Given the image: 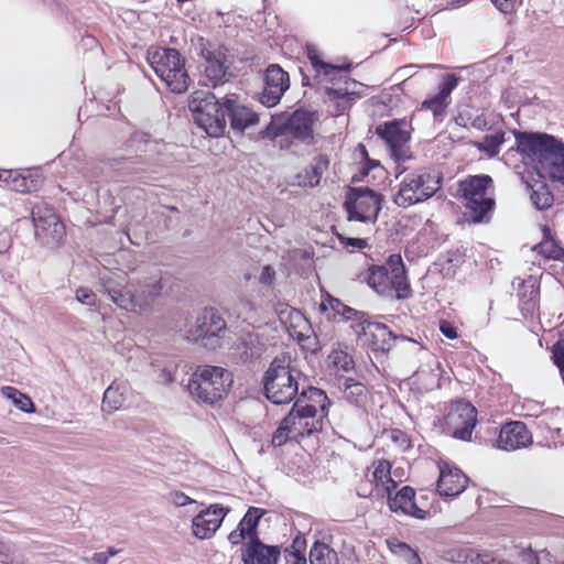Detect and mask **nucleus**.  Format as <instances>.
<instances>
[{
	"mask_svg": "<svg viewBox=\"0 0 564 564\" xmlns=\"http://www.w3.org/2000/svg\"><path fill=\"white\" fill-rule=\"evenodd\" d=\"M100 285L112 303L127 312L145 314L162 295L164 284L160 270L140 269L128 276L123 271H111L100 276Z\"/></svg>",
	"mask_w": 564,
	"mask_h": 564,
	"instance_id": "f257e3e1",
	"label": "nucleus"
},
{
	"mask_svg": "<svg viewBox=\"0 0 564 564\" xmlns=\"http://www.w3.org/2000/svg\"><path fill=\"white\" fill-rule=\"evenodd\" d=\"M517 149L536 163L538 172L564 185V143L546 133L517 132Z\"/></svg>",
	"mask_w": 564,
	"mask_h": 564,
	"instance_id": "f03ea898",
	"label": "nucleus"
},
{
	"mask_svg": "<svg viewBox=\"0 0 564 564\" xmlns=\"http://www.w3.org/2000/svg\"><path fill=\"white\" fill-rule=\"evenodd\" d=\"M302 376L289 355L276 356L262 379L267 399L274 404H289L296 401Z\"/></svg>",
	"mask_w": 564,
	"mask_h": 564,
	"instance_id": "7ed1b4c3",
	"label": "nucleus"
},
{
	"mask_svg": "<svg viewBox=\"0 0 564 564\" xmlns=\"http://www.w3.org/2000/svg\"><path fill=\"white\" fill-rule=\"evenodd\" d=\"M232 382V375L227 369L202 365L191 375L186 389L195 401L214 405L227 395Z\"/></svg>",
	"mask_w": 564,
	"mask_h": 564,
	"instance_id": "20e7f679",
	"label": "nucleus"
},
{
	"mask_svg": "<svg viewBox=\"0 0 564 564\" xmlns=\"http://www.w3.org/2000/svg\"><path fill=\"white\" fill-rule=\"evenodd\" d=\"M400 178L398 191L392 197L395 205L408 208L431 198L441 187V176L420 169L405 173L402 170L397 178Z\"/></svg>",
	"mask_w": 564,
	"mask_h": 564,
	"instance_id": "39448f33",
	"label": "nucleus"
},
{
	"mask_svg": "<svg viewBox=\"0 0 564 564\" xmlns=\"http://www.w3.org/2000/svg\"><path fill=\"white\" fill-rule=\"evenodd\" d=\"M458 192L474 223L488 221L495 208V186L489 175H473L460 181Z\"/></svg>",
	"mask_w": 564,
	"mask_h": 564,
	"instance_id": "423d86ee",
	"label": "nucleus"
},
{
	"mask_svg": "<svg viewBox=\"0 0 564 564\" xmlns=\"http://www.w3.org/2000/svg\"><path fill=\"white\" fill-rule=\"evenodd\" d=\"M149 62L172 93L183 94L188 89L191 79L185 69V61L175 48H158L150 53Z\"/></svg>",
	"mask_w": 564,
	"mask_h": 564,
	"instance_id": "0eeeda50",
	"label": "nucleus"
},
{
	"mask_svg": "<svg viewBox=\"0 0 564 564\" xmlns=\"http://www.w3.org/2000/svg\"><path fill=\"white\" fill-rule=\"evenodd\" d=\"M194 122L210 137H220L226 130V98L220 102L214 94L195 91L189 102Z\"/></svg>",
	"mask_w": 564,
	"mask_h": 564,
	"instance_id": "6e6552de",
	"label": "nucleus"
},
{
	"mask_svg": "<svg viewBox=\"0 0 564 564\" xmlns=\"http://www.w3.org/2000/svg\"><path fill=\"white\" fill-rule=\"evenodd\" d=\"M366 281L371 289L382 295H389L394 290L398 299L405 297L404 293L410 289L405 268L399 254H391L383 265L369 268Z\"/></svg>",
	"mask_w": 564,
	"mask_h": 564,
	"instance_id": "1a4fd4ad",
	"label": "nucleus"
},
{
	"mask_svg": "<svg viewBox=\"0 0 564 564\" xmlns=\"http://www.w3.org/2000/svg\"><path fill=\"white\" fill-rule=\"evenodd\" d=\"M381 195L369 187L350 188L345 200L348 220L373 224L381 209Z\"/></svg>",
	"mask_w": 564,
	"mask_h": 564,
	"instance_id": "9d476101",
	"label": "nucleus"
},
{
	"mask_svg": "<svg viewBox=\"0 0 564 564\" xmlns=\"http://www.w3.org/2000/svg\"><path fill=\"white\" fill-rule=\"evenodd\" d=\"M31 214L35 237L48 247L58 246L66 230L54 209L45 203H39L32 208Z\"/></svg>",
	"mask_w": 564,
	"mask_h": 564,
	"instance_id": "9b49d317",
	"label": "nucleus"
},
{
	"mask_svg": "<svg viewBox=\"0 0 564 564\" xmlns=\"http://www.w3.org/2000/svg\"><path fill=\"white\" fill-rule=\"evenodd\" d=\"M226 328V323L214 310H204L189 326L186 338L191 341H200L205 347L215 348L218 336Z\"/></svg>",
	"mask_w": 564,
	"mask_h": 564,
	"instance_id": "f8f14e48",
	"label": "nucleus"
},
{
	"mask_svg": "<svg viewBox=\"0 0 564 564\" xmlns=\"http://www.w3.org/2000/svg\"><path fill=\"white\" fill-rule=\"evenodd\" d=\"M404 122L392 121L378 126L376 133L386 141L391 158L397 162H405L412 158L409 141L410 133Z\"/></svg>",
	"mask_w": 564,
	"mask_h": 564,
	"instance_id": "ddd939ff",
	"label": "nucleus"
},
{
	"mask_svg": "<svg viewBox=\"0 0 564 564\" xmlns=\"http://www.w3.org/2000/svg\"><path fill=\"white\" fill-rule=\"evenodd\" d=\"M366 478L370 486H361L359 496H376L384 498L397 488V481L391 475V464L386 459L375 460L367 469Z\"/></svg>",
	"mask_w": 564,
	"mask_h": 564,
	"instance_id": "4468645a",
	"label": "nucleus"
},
{
	"mask_svg": "<svg viewBox=\"0 0 564 564\" xmlns=\"http://www.w3.org/2000/svg\"><path fill=\"white\" fill-rule=\"evenodd\" d=\"M477 422V411L469 402H457L446 416L455 438L469 441Z\"/></svg>",
	"mask_w": 564,
	"mask_h": 564,
	"instance_id": "2eb2a0df",
	"label": "nucleus"
},
{
	"mask_svg": "<svg viewBox=\"0 0 564 564\" xmlns=\"http://www.w3.org/2000/svg\"><path fill=\"white\" fill-rule=\"evenodd\" d=\"M289 87V74L276 64L268 66L264 74L263 90L260 96L261 104L267 107L278 105Z\"/></svg>",
	"mask_w": 564,
	"mask_h": 564,
	"instance_id": "dca6fc26",
	"label": "nucleus"
},
{
	"mask_svg": "<svg viewBox=\"0 0 564 564\" xmlns=\"http://www.w3.org/2000/svg\"><path fill=\"white\" fill-rule=\"evenodd\" d=\"M228 512V508H224L217 503L210 505L193 518V535L199 540L210 539L220 528Z\"/></svg>",
	"mask_w": 564,
	"mask_h": 564,
	"instance_id": "f3484780",
	"label": "nucleus"
},
{
	"mask_svg": "<svg viewBox=\"0 0 564 564\" xmlns=\"http://www.w3.org/2000/svg\"><path fill=\"white\" fill-rule=\"evenodd\" d=\"M531 444L532 434L520 421H511L502 425L495 443L497 448L507 452L525 448Z\"/></svg>",
	"mask_w": 564,
	"mask_h": 564,
	"instance_id": "a211bd4d",
	"label": "nucleus"
},
{
	"mask_svg": "<svg viewBox=\"0 0 564 564\" xmlns=\"http://www.w3.org/2000/svg\"><path fill=\"white\" fill-rule=\"evenodd\" d=\"M440 477L437 480V492L445 498H455L466 488L468 478L456 467L446 463L438 465Z\"/></svg>",
	"mask_w": 564,
	"mask_h": 564,
	"instance_id": "6ab92c4d",
	"label": "nucleus"
},
{
	"mask_svg": "<svg viewBox=\"0 0 564 564\" xmlns=\"http://www.w3.org/2000/svg\"><path fill=\"white\" fill-rule=\"evenodd\" d=\"M414 497V489L409 486H404L394 496H392L391 492L384 498H388V505L392 512H400L402 514L423 520L429 516V511L420 508L416 505Z\"/></svg>",
	"mask_w": 564,
	"mask_h": 564,
	"instance_id": "aec40b11",
	"label": "nucleus"
},
{
	"mask_svg": "<svg viewBox=\"0 0 564 564\" xmlns=\"http://www.w3.org/2000/svg\"><path fill=\"white\" fill-rule=\"evenodd\" d=\"M264 513V509L250 507L238 523V527L229 533L228 541L231 544H239L246 539H249V542L259 540L257 528Z\"/></svg>",
	"mask_w": 564,
	"mask_h": 564,
	"instance_id": "412c9836",
	"label": "nucleus"
},
{
	"mask_svg": "<svg viewBox=\"0 0 564 564\" xmlns=\"http://www.w3.org/2000/svg\"><path fill=\"white\" fill-rule=\"evenodd\" d=\"M294 404L300 406V409L306 410V413H312L324 420L328 414L330 402L323 390L307 387L302 388Z\"/></svg>",
	"mask_w": 564,
	"mask_h": 564,
	"instance_id": "4be33fe9",
	"label": "nucleus"
},
{
	"mask_svg": "<svg viewBox=\"0 0 564 564\" xmlns=\"http://www.w3.org/2000/svg\"><path fill=\"white\" fill-rule=\"evenodd\" d=\"M206 61L205 78L213 87L228 82L230 74L228 72L226 54L220 50L203 51Z\"/></svg>",
	"mask_w": 564,
	"mask_h": 564,
	"instance_id": "5701e85b",
	"label": "nucleus"
},
{
	"mask_svg": "<svg viewBox=\"0 0 564 564\" xmlns=\"http://www.w3.org/2000/svg\"><path fill=\"white\" fill-rule=\"evenodd\" d=\"M285 417L293 419V423L289 425L296 438L311 435L315 432L322 431L323 429V419L312 413H306V410L300 409V406L295 404Z\"/></svg>",
	"mask_w": 564,
	"mask_h": 564,
	"instance_id": "b1692460",
	"label": "nucleus"
},
{
	"mask_svg": "<svg viewBox=\"0 0 564 564\" xmlns=\"http://www.w3.org/2000/svg\"><path fill=\"white\" fill-rule=\"evenodd\" d=\"M280 549L263 544L260 540L249 542L242 552L245 564H278Z\"/></svg>",
	"mask_w": 564,
	"mask_h": 564,
	"instance_id": "393cba45",
	"label": "nucleus"
},
{
	"mask_svg": "<svg viewBox=\"0 0 564 564\" xmlns=\"http://www.w3.org/2000/svg\"><path fill=\"white\" fill-rule=\"evenodd\" d=\"M458 79L455 75H445L440 91L422 102L421 109L431 110L434 117L441 116L449 105V96L457 86Z\"/></svg>",
	"mask_w": 564,
	"mask_h": 564,
	"instance_id": "a878e982",
	"label": "nucleus"
},
{
	"mask_svg": "<svg viewBox=\"0 0 564 564\" xmlns=\"http://www.w3.org/2000/svg\"><path fill=\"white\" fill-rule=\"evenodd\" d=\"M230 117L232 129L243 131L258 122V115L251 109L239 106L234 99L226 97V118Z\"/></svg>",
	"mask_w": 564,
	"mask_h": 564,
	"instance_id": "bb28decb",
	"label": "nucleus"
},
{
	"mask_svg": "<svg viewBox=\"0 0 564 564\" xmlns=\"http://www.w3.org/2000/svg\"><path fill=\"white\" fill-rule=\"evenodd\" d=\"M314 120L312 112L296 110L289 118L286 129L294 138L306 140L312 138Z\"/></svg>",
	"mask_w": 564,
	"mask_h": 564,
	"instance_id": "cd10ccee",
	"label": "nucleus"
},
{
	"mask_svg": "<svg viewBox=\"0 0 564 564\" xmlns=\"http://www.w3.org/2000/svg\"><path fill=\"white\" fill-rule=\"evenodd\" d=\"M307 57L316 72V76L324 82H334L341 76L343 72L349 68V65L337 66L323 62L319 58L317 51L311 46L307 47Z\"/></svg>",
	"mask_w": 564,
	"mask_h": 564,
	"instance_id": "c85d7f7f",
	"label": "nucleus"
},
{
	"mask_svg": "<svg viewBox=\"0 0 564 564\" xmlns=\"http://www.w3.org/2000/svg\"><path fill=\"white\" fill-rule=\"evenodd\" d=\"M513 285H517L518 297L521 304L527 311H532L539 296V284L533 276H529L524 280L517 278L513 281Z\"/></svg>",
	"mask_w": 564,
	"mask_h": 564,
	"instance_id": "c756f323",
	"label": "nucleus"
},
{
	"mask_svg": "<svg viewBox=\"0 0 564 564\" xmlns=\"http://www.w3.org/2000/svg\"><path fill=\"white\" fill-rule=\"evenodd\" d=\"M344 398L351 404L361 406L366 403L368 391L364 383L354 380L352 378H344L343 382Z\"/></svg>",
	"mask_w": 564,
	"mask_h": 564,
	"instance_id": "7c9ffc66",
	"label": "nucleus"
},
{
	"mask_svg": "<svg viewBox=\"0 0 564 564\" xmlns=\"http://www.w3.org/2000/svg\"><path fill=\"white\" fill-rule=\"evenodd\" d=\"M124 400V388L121 384L112 383L104 393L102 410L109 413L118 411L122 408Z\"/></svg>",
	"mask_w": 564,
	"mask_h": 564,
	"instance_id": "2f4dec72",
	"label": "nucleus"
},
{
	"mask_svg": "<svg viewBox=\"0 0 564 564\" xmlns=\"http://www.w3.org/2000/svg\"><path fill=\"white\" fill-rule=\"evenodd\" d=\"M340 315L345 319H352L357 321L359 323V326L361 327V332H366L367 328L373 326L377 330L381 332L382 335L388 334L389 336H393L392 332L388 330V327L384 324L380 323H370L366 319V314L362 312H358L347 305L343 307V311H340Z\"/></svg>",
	"mask_w": 564,
	"mask_h": 564,
	"instance_id": "473e14b6",
	"label": "nucleus"
},
{
	"mask_svg": "<svg viewBox=\"0 0 564 564\" xmlns=\"http://www.w3.org/2000/svg\"><path fill=\"white\" fill-rule=\"evenodd\" d=\"M328 362L330 369H333L336 373L349 372L355 367L352 357L343 349H334L328 355Z\"/></svg>",
	"mask_w": 564,
	"mask_h": 564,
	"instance_id": "72a5a7b5",
	"label": "nucleus"
},
{
	"mask_svg": "<svg viewBox=\"0 0 564 564\" xmlns=\"http://www.w3.org/2000/svg\"><path fill=\"white\" fill-rule=\"evenodd\" d=\"M505 142V132L497 131L492 134H487L482 138L481 141L475 142V147L485 152L489 158L496 156L499 151L501 144Z\"/></svg>",
	"mask_w": 564,
	"mask_h": 564,
	"instance_id": "f704fd0d",
	"label": "nucleus"
},
{
	"mask_svg": "<svg viewBox=\"0 0 564 564\" xmlns=\"http://www.w3.org/2000/svg\"><path fill=\"white\" fill-rule=\"evenodd\" d=\"M1 393L3 397L12 400L13 404L21 411L25 413L34 412V404L30 397L20 392L18 389L13 387H2Z\"/></svg>",
	"mask_w": 564,
	"mask_h": 564,
	"instance_id": "c9c22d12",
	"label": "nucleus"
},
{
	"mask_svg": "<svg viewBox=\"0 0 564 564\" xmlns=\"http://www.w3.org/2000/svg\"><path fill=\"white\" fill-rule=\"evenodd\" d=\"M326 94L329 98V100L335 102L336 111L338 113L344 112L345 110L349 109L354 99L355 94L349 93L346 89H335V88H327Z\"/></svg>",
	"mask_w": 564,
	"mask_h": 564,
	"instance_id": "e433bc0d",
	"label": "nucleus"
},
{
	"mask_svg": "<svg viewBox=\"0 0 564 564\" xmlns=\"http://www.w3.org/2000/svg\"><path fill=\"white\" fill-rule=\"evenodd\" d=\"M336 553L328 545L315 542L310 552L311 564H334Z\"/></svg>",
	"mask_w": 564,
	"mask_h": 564,
	"instance_id": "4c0bfd02",
	"label": "nucleus"
},
{
	"mask_svg": "<svg viewBox=\"0 0 564 564\" xmlns=\"http://www.w3.org/2000/svg\"><path fill=\"white\" fill-rule=\"evenodd\" d=\"M534 250L545 259L564 261V249L552 238H545L534 247Z\"/></svg>",
	"mask_w": 564,
	"mask_h": 564,
	"instance_id": "58836bf2",
	"label": "nucleus"
},
{
	"mask_svg": "<svg viewBox=\"0 0 564 564\" xmlns=\"http://www.w3.org/2000/svg\"><path fill=\"white\" fill-rule=\"evenodd\" d=\"M530 199L540 210L546 209L553 204V195L544 184H539L532 188Z\"/></svg>",
	"mask_w": 564,
	"mask_h": 564,
	"instance_id": "ea45409f",
	"label": "nucleus"
},
{
	"mask_svg": "<svg viewBox=\"0 0 564 564\" xmlns=\"http://www.w3.org/2000/svg\"><path fill=\"white\" fill-rule=\"evenodd\" d=\"M329 159L326 155L319 154L313 159L310 169L311 181H308L310 187H315L319 184L323 174L328 170Z\"/></svg>",
	"mask_w": 564,
	"mask_h": 564,
	"instance_id": "a19ab883",
	"label": "nucleus"
},
{
	"mask_svg": "<svg viewBox=\"0 0 564 564\" xmlns=\"http://www.w3.org/2000/svg\"><path fill=\"white\" fill-rule=\"evenodd\" d=\"M292 417H284L278 430L272 436V444L274 446H282L289 438H296L289 424L293 423Z\"/></svg>",
	"mask_w": 564,
	"mask_h": 564,
	"instance_id": "79ce46f5",
	"label": "nucleus"
},
{
	"mask_svg": "<svg viewBox=\"0 0 564 564\" xmlns=\"http://www.w3.org/2000/svg\"><path fill=\"white\" fill-rule=\"evenodd\" d=\"M519 557L521 558V561L523 563H527V564H541V561L542 560H547L550 561L551 558V554L549 551L546 550H542L541 552L539 553H535L533 552L530 547L529 549H523L520 553H519Z\"/></svg>",
	"mask_w": 564,
	"mask_h": 564,
	"instance_id": "37998d69",
	"label": "nucleus"
},
{
	"mask_svg": "<svg viewBox=\"0 0 564 564\" xmlns=\"http://www.w3.org/2000/svg\"><path fill=\"white\" fill-rule=\"evenodd\" d=\"M34 188L33 181L15 172L13 180L10 183V189L15 192H30Z\"/></svg>",
	"mask_w": 564,
	"mask_h": 564,
	"instance_id": "c03bdc74",
	"label": "nucleus"
},
{
	"mask_svg": "<svg viewBox=\"0 0 564 564\" xmlns=\"http://www.w3.org/2000/svg\"><path fill=\"white\" fill-rule=\"evenodd\" d=\"M344 306L345 304L340 300L326 294L321 302L319 308L323 312L332 310L335 314L340 315V311H343Z\"/></svg>",
	"mask_w": 564,
	"mask_h": 564,
	"instance_id": "a18cd8bd",
	"label": "nucleus"
},
{
	"mask_svg": "<svg viewBox=\"0 0 564 564\" xmlns=\"http://www.w3.org/2000/svg\"><path fill=\"white\" fill-rule=\"evenodd\" d=\"M552 358L564 381V340L556 343L552 349Z\"/></svg>",
	"mask_w": 564,
	"mask_h": 564,
	"instance_id": "49530a36",
	"label": "nucleus"
},
{
	"mask_svg": "<svg viewBox=\"0 0 564 564\" xmlns=\"http://www.w3.org/2000/svg\"><path fill=\"white\" fill-rule=\"evenodd\" d=\"M96 294L88 288H78L76 290V300L82 304L93 306L96 304Z\"/></svg>",
	"mask_w": 564,
	"mask_h": 564,
	"instance_id": "de8ad7c7",
	"label": "nucleus"
},
{
	"mask_svg": "<svg viewBox=\"0 0 564 564\" xmlns=\"http://www.w3.org/2000/svg\"><path fill=\"white\" fill-rule=\"evenodd\" d=\"M276 278V272L270 264L264 265L259 274V282L265 286H272Z\"/></svg>",
	"mask_w": 564,
	"mask_h": 564,
	"instance_id": "09e8293b",
	"label": "nucleus"
},
{
	"mask_svg": "<svg viewBox=\"0 0 564 564\" xmlns=\"http://www.w3.org/2000/svg\"><path fill=\"white\" fill-rule=\"evenodd\" d=\"M170 501L176 507H184L195 502L194 499L189 498L187 495L180 490L170 492Z\"/></svg>",
	"mask_w": 564,
	"mask_h": 564,
	"instance_id": "8fccbe9b",
	"label": "nucleus"
},
{
	"mask_svg": "<svg viewBox=\"0 0 564 564\" xmlns=\"http://www.w3.org/2000/svg\"><path fill=\"white\" fill-rule=\"evenodd\" d=\"M284 315H288L291 319L296 322L297 326H301V324H304V325L307 324L306 319L303 317V315L299 311L285 307L279 312V316L282 322H284Z\"/></svg>",
	"mask_w": 564,
	"mask_h": 564,
	"instance_id": "3c124183",
	"label": "nucleus"
},
{
	"mask_svg": "<svg viewBox=\"0 0 564 564\" xmlns=\"http://www.w3.org/2000/svg\"><path fill=\"white\" fill-rule=\"evenodd\" d=\"M311 172L307 169H305L302 172H299L296 175H294L293 180L291 181V185L300 187H310L308 181H311Z\"/></svg>",
	"mask_w": 564,
	"mask_h": 564,
	"instance_id": "603ef678",
	"label": "nucleus"
},
{
	"mask_svg": "<svg viewBox=\"0 0 564 564\" xmlns=\"http://www.w3.org/2000/svg\"><path fill=\"white\" fill-rule=\"evenodd\" d=\"M285 564H306V558L300 551L285 550Z\"/></svg>",
	"mask_w": 564,
	"mask_h": 564,
	"instance_id": "864d4df0",
	"label": "nucleus"
},
{
	"mask_svg": "<svg viewBox=\"0 0 564 564\" xmlns=\"http://www.w3.org/2000/svg\"><path fill=\"white\" fill-rule=\"evenodd\" d=\"M175 380L174 371L170 368H162L158 375V382L163 386H169Z\"/></svg>",
	"mask_w": 564,
	"mask_h": 564,
	"instance_id": "5fc2aeb1",
	"label": "nucleus"
},
{
	"mask_svg": "<svg viewBox=\"0 0 564 564\" xmlns=\"http://www.w3.org/2000/svg\"><path fill=\"white\" fill-rule=\"evenodd\" d=\"M492 3L503 13L512 12L520 0H491Z\"/></svg>",
	"mask_w": 564,
	"mask_h": 564,
	"instance_id": "6e6d98bb",
	"label": "nucleus"
},
{
	"mask_svg": "<svg viewBox=\"0 0 564 564\" xmlns=\"http://www.w3.org/2000/svg\"><path fill=\"white\" fill-rule=\"evenodd\" d=\"M440 330L446 338L455 339L457 337L456 328L451 323L442 322Z\"/></svg>",
	"mask_w": 564,
	"mask_h": 564,
	"instance_id": "4d7b16f0",
	"label": "nucleus"
},
{
	"mask_svg": "<svg viewBox=\"0 0 564 564\" xmlns=\"http://www.w3.org/2000/svg\"><path fill=\"white\" fill-rule=\"evenodd\" d=\"M468 558L470 564H489L491 556L489 554L471 553Z\"/></svg>",
	"mask_w": 564,
	"mask_h": 564,
	"instance_id": "13d9d810",
	"label": "nucleus"
},
{
	"mask_svg": "<svg viewBox=\"0 0 564 564\" xmlns=\"http://www.w3.org/2000/svg\"><path fill=\"white\" fill-rule=\"evenodd\" d=\"M151 139V135L147 132H143V131H135L132 135H131V142L133 144H147Z\"/></svg>",
	"mask_w": 564,
	"mask_h": 564,
	"instance_id": "bf43d9fd",
	"label": "nucleus"
},
{
	"mask_svg": "<svg viewBox=\"0 0 564 564\" xmlns=\"http://www.w3.org/2000/svg\"><path fill=\"white\" fill-rule=\"evenodd\" d=\"M109 555L105 552L95 553L90 558H86L85 562L89 564H107Z\"/></svg>",
	"mask_w": 564,
	"mask_h": 564,
	"instance_id": "052dcab7",
	"label": "nucleus"
},
{
	"mask_svg": "<svg viewBox=\"0 0 564 564\" xmlns=\"http://www.w3.org/2000/svg\"><path fill=\"white\" fill-rule=\"evenodd\" d=\"M470 126L479 131H484L487 129L488 122L482 115H479L473 119Z\"/></svg>",
	"mask_w": 564,
	"mask_h": 564,
	"instance_id": "680f3d73",
	"label": "nucleus"
},
{
	"mask_svg": "<svg viewBox=\"0 0 564 564\" xmlns=\"http://www.w3.org/2000/svg\"><path fill=\"white\" fill-rule=\"evenodd\" d=\"M346 243H347V246H350V247L357 248V249H364L368 245L366 239H362V238H348Z\"/></svg>",
	"mask_w": 564,
	"mask_h": 564,
	"instance_id": "e2e57ef3",
	"label": "nucleus"
},
{
	"mask_svg": "<svg viewBox=\"0 0 564 564\" xmlns=\"http://www.w3.org/2000/svg\"><path fill=\"white\" fill-rule=\"evenodd\" d=\"M401 547L409 554V563L410 564H420L421 563L419 555L410 546L403 544Z\"/></svg>",
	"mask_w": 564,
	"mask_h": 564,
	"instance_id": "0e129e2a",
	"label": "nucleus"
},
{
	"mask_svg": "<svg viewBox=\"0 0 564 564\" xmlns=\"http://www.w3.org/2000/svg\"><path fill=\"white\" fill-rule=\"evenodd\" d=\"M391 437L394 442L405 444V447L409 446L406 443V435L403 432L394 430L391 432Z\"/></svg>",
	"mask_w": 564,
	"mask_h": 564,
	"instance_id": "69168bd1",
	"label": "nucleus"
},
{
	"mask_svg": "<svg viewBox=\"0 0 564 564\" xmlns=\"http://www.w3.org/2000/svg\"><path fill=\"white\" fill-rule=\"evenodd\" d=\"M15 172L13 171H2L0 172V181H3L7 186L10 188L11 180H13Z\"/></svg>",
	"mask_w": 564,
	"mask_h": 564,
	"instance_id": "338daca9",
	"label": "nucleus"
},
{
	"mask_svg": "<svg viewBox=\"0 0 564 564\" xmlns=\"http://www.w3.org/2000/svg\"><path fill=\"white\" fill-rule=\"evenodd\" d=\"M10 552V546L0 541V555H8Z\"/></svg>",
	"mask_w": 564,
	"mask_h": 564,
	"instance_id": "774afa93",
	"label": "nucleus"
}]
</instances>
